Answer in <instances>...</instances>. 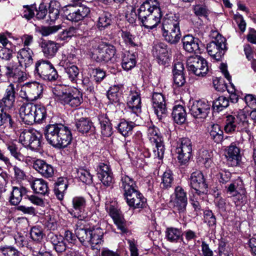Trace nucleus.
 Segmentation results:
<instances>
[{
  "label": "nucleus",
  "mask_w": 256,
  "mask_h": 256,
  "mask_svg": "<svg viewBox=\"0 0 256 256\" xmlns=\"http://www.w3.org/2000/svg\"><path fill=\"white\" fill-rule=\"evenodd\" d=\"M138 17L145 28L152 30L156 28L162 17L158 0H146L138 10Z\"/></svg>",
  "instance_id": "nucleus-1"
},
{
  "label": "nucleus",
  "mask_w": 256,
  "mask_h": 256,
  "mask_svg": "<svg viewBox=\"0 0 256 256\" xmlns=\"http://www.w3.org/2000/svg\"><path fill=\"white\" fill-rule=\"evenodd\" d=\"M44 134L48 144L57 148L66 147L72 140L70 130L61 124L47 125L44 130Z\"/></svg>",
  "instance_id": "nucleus-2"
},
{
  "label": "nucleus",
  "mask_w": 256,
  "mask_h": 256,
  "mask_svg": "<svg viewBox=\"0 0 256 256\" xmlns=\"http://www.w3.org/2000/svg\"><path fill=\"white\" fill-rule=\"evenodd\" d=\"M120 187L124 191L126 203L131 208H140L146 206V200L138 190L134 180L126 175L122 176Z\"/></svg>",
  "instance_id": "nucleus-3"
},
{
  "label": "nucleus",
  "mask_w": 256,
  "mask_h": 256,
  "mask_svg": "<svg viewBox=\"0 0 256 256\" xmlns=\"http://www.w3.org/2000/svg\"><path fill=\"white\" fill-rule=\"evenodd\" d=\"M34 72L35 76L48 81L56 80L58 76L52 64L48 60H43L36 62Z\"/></svg>",
  "instance_id": "nucleus-4"
},
{
  "label": "nucleus",
  "mask_w": 256,
  "mask_h": 256,
  "mask_svg": "<svg viewBox=\"0 0 256 256\" xmlns=\"http://www.w3.org/2000/svg\"><path fill=\"white\" fill-rule=\"evenodd\" d=\"M248 126L246 116L240 113L236 116L229 115L226 117L224 130L226 133L241 132L246 129Z\"/></svg>",
  "instance_id": "nucleus-5"
},
{
  "label": "nucleus",
  "mask_w": 256,
  "mask_h": 256,
  "mask_svg": "<svg viewBox=\"0 0 256 256\" xmlns=\"http://www.w3.org/2000/svg\"><path fill=\"white\" fill-rule=\"evenodd\" d=\"M43 86L37 82H28L22 86L20 96L28 101H35L42 97Z\"/></svg>",
  "instance_id": "nucleus-6"
},
{
  "label": "nucleus",
  "mask_w": 256,
  "mask_h": 256,
  "mask_svg": "<svg viewBox=\"0 0 256 256\" xmlns=\"http://www.w3.org/2000/svg\"><path fill=\"white\" fill-rule=\"evenodd\" d=\"M42 134L34 130H25L20 136L19 141L26 147L33 150H38L41 146Z\"/></svg>",
  "instance_id": "nucleus-7"
},
{
  "label": "nucleus",
  "mask_w": 256,
  "mask_h": 256,
  "mask_svg": "<svg viewBox=\"0 0 256 256\" xmlns=\"http://www.w3.org/2000/svg\"><path fill=\"white\" fill-rule=\"evenodd\" d=\"M186 66L189 72L198 76H204L208 70L207 62L204 58L197 56L189 57Z\"/></svg>",
  "instance_id": "nucleus-8"
},
{
  "label": "nucleus",
  "mask_w": 256,
  "mask_h": 256,
  "mask_svg": "<svg viewBox=\"0 0 256 256\" xmlns=\"http://www.w3.org/2000/svg\"><path fill=\"white\" fill-rule=\"evenodd\" d=\"M188 106L191 114L196 118H206L210 110V104L204 100L190 101Z\"/></svg>",
  "instance_id": "nucleus-9"
},
{
  "label": "nucleus",
  "mask_w": 256,
  "mask_h": 256,
  "mask_svg": "<svg viewBox=\"0 0 256 256\" xmlns=\"http://www.w3.org/2000/svg\"><path fill=\"white\" fill-rule=\"evenodd\" d=\"M176 152L178 154L179 162L182 164H186L192 156V144L190 140L188 138H182L176 148Z\"/></svg>",
  "instance_id": "nucleus-10"
},
{
  "label": "nucleus",
  "mask_w": 256,
  "mask_h": 256,
  "mask_svg": "<svg viewBox=\"0 0 256 256\" xmlns=\"http://www.w3.org/2000/svg\"><path fill=\"white\" fill-rule=\"evenodd\" d=\"M190 186L196 190L198 196L206 194L208 192V184L202 173L200 171H196L191 174Z\"/></svg>",
  "instance_id": "nucleus-11"
},
{
  "label": "nucleus",
  "mask_w": 256,
  "mask_h": 256,
  "mask_svg": "<svg viewBox=\"0 0 256 256\" xmlns=\"http://www.w3.org/2000/svg\"><path fill=\"white\" fill-rule=\"evenodd\" d=\"M206 48L210 56L216 61H220L226 52V40L222 38L212 41L207 45Z\"/></svg>",
  "instance_id": "nucleus-12"
},
{
  "label": "nucleus",
  "mask_w": 256,
  "mask_h": 256,
  "mask_svg": "<svg viewBox=\"0 0 256 256\" xmlns=\"http://www.w3.org/2000/svg\"><path fill=\"white\" fill-rule=\"evenodd\" d=\"M148 136L152 142L156 144V150H154L155 156L160 159L164 157V146L162 138L159 135L158 129L154 126H150L148 130Z\"/></svg>",
  "instance_id": "nucleus-13"
},
{
  "label": "nucleus",
  "mask_w": 256,
  "mask_h": 256,
  "mask_svg": "<svg viewBox=\"0 0 256 256\" xmlns=\"http://www.w3.org/2000/svg\"><path fill=\"white\" fill-rule=\"evenodd\" d=\"M152 106L159 119L166 115L167 108L164 96L160 92H154L152 96Z\"/></svg>",
  "instance_id": "nucleus-14"
},
{
  "label": "nucleus",
  "mask_w": 256,
  "mask_h": 256,
  "mask_svg": "<svg viewBox=\"0 0 256 256\" xmlns=\"http://www.w3.org/2000/svg\"><path fill=\"white\" fill-rule=\"evenodd\" d=\"M174 195V208L178 213H184L186 210L188 203L186 192L182 187L178 186L175 188Z\"/></svg>",
  "instance_id": "nucleus-15"
},
{
  "label": "nucleus",
  "mask_w": 256,
  "mask_h": 256,
  "mask_svg": "<svg viewBox=\"0 0 256 256\" xmlns=\"http://www.w3.org/2000/svg\"><path fill=\"white\" fill-rule=\"evenodd\" d=\"M152 52L160 64L164 66L168 63V50L167 45L164 43L159 42L154 44Z\"/></svg>",
  "instance_id": "nucleus-16"
},
{
  "label": "nucleus",
  "mask_w": 256,
  "mask_h": 256,
  "mask_svg": "<svg viewBox=\"0 0 256 256\" xmlns=\"http://www.w3.org/2000/svg\"><path fill=\"white\" fill-rule=\"evenodd\" d=\"M72 208L70 213L74 217L82 220L84 218V211L86 206L85 198L81 196L74 197L72 200Z\"/></svg>",
  "instance_id": "nucleus-17"
},
{
  "label": "nucleus",
  "mask_w": 256,
  "mask_h": 256,
  "mask_svg": "<svg viewBox=\"0 0 256 256\" xmlns=\"http://www.w3.org/2000/svg\"><path fill=\"white\" fill-rule=\"evenodd\" d=\"M90 9L87 6H80L77 8L66 12V18L72 22H78L86 17L90 13Z\"/></svg>",
  "instance_id": "nucleus-18"
},
{
  "label": "nucleus",
  "mask_w": 256,
  "mask_h": 256,
  "mask_svg": "<svg viewBox=\"0 0 256 256\" xmlns=\"http://www.w3.org/2000/svg\"><path fill=\"white\" fill-rule=\"evenodd\" d=\"M36 104L31 102L22 104L20 108V114L23 122L26 124H32L34 123V114L36 112Z\"/></svg>",
  "instance_id": "nucleus-19"
},
{
  "label": "nucleus",
  "mask_w": 256,
  "mask_h": 256,
  "mask_svg": "<svg viewBox=\"0 0 256 256\" xmlns=\"http://www.w3.org/2000/svg\"><path fill=\"white\" fill-rule=\"evenodd\" d=\"M33 168L45 178H52L54 174V170L52 165L45 160L37 159L34 160Z\"/></svg>",
  "instance_id": "nucleus-20"
},
{
  "label": "nucleus",
  "mask_w": 256,
  "mask_h": 256,
  "mask_svg": "<svg viewBox=\"0 0 256 256\" xmlns=\"http://www.w3.org/2000/svg\"><path fill=\"white\" fill-rule=\"evenodd\" d=\"M184 48L189 52L200 53L202 44L198 38L186 35L182 39Z\"/></svg>",
  "instance_id": "nucleus-21"
},
{
  "label": "nucleus",
  "mask_w": 256,
  "mask_h": 256,
  "mask_svg": "<svg viewBox=\"0 0 256 256\" xmlns=\"http://www.w3.org/2000/svg\"><path fill=\"white\" fill-rule=\"evenodd\" d=\"M226 156L228 164L232 166H236L240 160V150L234 144L228 147L226 151Z\"/></svg>",
  "instance_id": "nucleus-22"
},
{
  "label": "nucleus",
  "mask_w": 256,
  "mask_h": 256,
  "mask_svg": "<svg viewBox=\"0 0 256 256\" xmlns=\"http://www.w3.org/2000/svg\"><path fill=\"white\" fill-rule=\"evenodd\" d=\"M16 92L14 84H10L6 88L0 104L6 108L10 109L14 106Z\"/></svg>",
  "instance_id": "nucleus-23"
},
{
  "label": "nucleus",
  "mask_w": 256,
  "mask_h": 256,
  "mask_svg": "<svg viewBox=\"0 0 256 256\" xmlns=\"http://www.w3.org/2000/svg\"><path fill=\"white\" fill-rule=\"evenodd\" d=\"M90 232L88 244H90L93 250H100V245L103 242L104 232L99 227L92 228Z\"/></svg>",
  "instance_id": "nucleus-24"
},
{
  "label": "nucleus",
  "mask_w": 256,
  "mask_h": 256,
  "mask_svg": "<svg viewBox=\"0 0 256 256\" xmlns=\"http://www.w3.org/2000/svg\"><path fill=\"white\" fill-rule=\"evenodd\" d=\"M127 104L128 108L136 116L141 113V98L140 94L138 92L130 91Z\"/></svg>",
  "instance_id": "nucleus-25"
},
{
  "label": "nucleus",
  "mask_w": 256,
  "mask_h": 256,
  "mask_svg": "<svg viewBox=\"0 0 256 256\" xmlns=\"http://www.w3.org/2000/svg\"><path fill=\"white\" fill-rule=\"evenodd\" d=\"M33 55L32 50L28 47L20 49L17 56L20 66L25 68L31 66L33 63Z\"/></svg>",
  "instance_id": "nucleus-26"
},
{
  "label": "nucleus",
  "mask_w": 256,
  "mask_h": 256,
  "mask_svg": "<svg viewBox=\"0 0 256 256\" xmlns=\"http://www.w3.org/2000/svg\"><path fill=\"white\" fill-rule=\"evenodd\" d=\"M82 102V94L78 90H75L72 92H68L62 104L75 108L79 106Z\"/></svg>",
  "instance_id": "nucleus-27"
},
{
  "label": "nucleus",
  "mask_w": 256,
  "mask_h": 256,
  "mask_svg": "<svg viewBox=\"0 0 256 256\" xmlns=\"http://www.w3.org/2000/svg\"><path fill=\"white\" fill-rule=\"evenodd\" d=\"M184 70V65L182 62H178L174 64L172 70L173 80L175 85L178 87L182 86L186 82Z\"/></svg>",
  "instance_id": "nucleus-28"
},
{
  "label": "nucleus",
  "mask_w": 256,
  "mask_h": 256,
  "mask_svg": "<svg viewBox=\"0 0 256 256\" xmlns=\"http://www.w3.org/2000/svg\"><path fill=\"white\" fill-rule=\"evenodd\" d=\"M30 184L36 194L46 196L49 193L48 182L42 178H34L30 182Z\"/></svg>",
  "instance_id": "nucleus-29"
},
{
  "label": "nucleus",
  "mask_w": 256,
  "mask_h": 256,
  "mask_svg": "<svg viewBox=\"0 0 256 256\" xmlns=\"http://www.w3.org/2000/svg\"><path fill=\"white\" fill-rule=\"evenodd\" d=\"M162 36L168 42L176 44L179 42L182 36L180 28H162Z\"/></svg>",
  "instance_id": "nucleus-30"
},
{
  "label": "nucleus",
  "mask_w": 256,
  "mask_h": 256,
  "mask_svg": "<svg viewBox=\"0 0 256 256\" xmlns=\"http://www.w3.org/2000/svg\"><path fill=\"white\" fill-rule=\"evenodd\" d=\"M26 189L24 186H14L10 197V202L14 206L18 205L22 200V197L26 194Z\"/></svg>",
  "instance_id": "nucleus-31"
},
{
  "label": "nucleus",
  "mask_w": 256,
  "mask_h": 256,
  "mask_svg": "<svg viewBox=\"0 0 256 256\" xmlns=\"http://www.w3.org/2000/svg\"><path fill=\"white\" fill-rule=\"evenodd\" d=\"M136 54L130 52H125L122 56V66L126 70H129L134 68L136 64Z\"/></svg>",
  "instance_id": "nucleus-32"
},
{
  "label": "nucleus",
  "mask_w": 256,
  "mask_h": 256,
  "mask_svg": "<svg viewBox=\"0 0 256 256\" xmlns=\"http://www.w3.org/2000/svg\"><path fill=\"white\" fill-rule=\"evenodd\" d=\"M42 51L44 56L48 58H53L58 49V44L52 41H48L42 44Z\"/></svg>",
  "instance_id": "nucleus-33"
},
{
  "label": "nucleus",
  "mask_w": 256,
  "mask_h": 256,
  "mask_svg": "<svg viewBox=\"0 0 256 256\" xmlns=\"http://www.w3.org/2000/svg\"><path fill=\"white\" fill-rule=\"evenodd\" d=\"M68 186V182L66 178H60L54 184V192L57 198L62 200L64 196V192Z\"/></svg>",
  "instance_id": "nucleus-34"
},
{
  "label": "nucleus",
  "mask_w": 256,
  "mask_h": 256,
  "mask_svg": "<svg viewBox=\"0 0 256 256\" xmlns=\"http://www.w3.org/2000/svg\"><path fill=\"white\" fill-rule=\"evenodd\" d=\"M182 235L183 232L181 228L170 227L166 230V237L170 242H177L180 240L183 241Z\"/></svg>",
  "instance_id": "nucleus-35"
},
{
  "label": "nucleus",
  "mask_w": 256,
  "mask_h": 256,
  "mask_svg": "<svg viewBox=\"0 0 256 256\" xmlns=\"http://www.w3.org/2000/svg\"><path fill=\"white\" fill-rule=\"evenodd\" d=\"M76 126L78 130L83 134L92 132L94 129L92 123L84 118L76 122Z\"/></svg>",
  "instance_id": "nucleus-36"
},
{
  "label": "nucleus",
  "mask_w": 256,
  "mask_h": 256,
  "mask_svg": "<svg viewBox=\"0 0 256 256\" xmlns=\"http://www.w3.org/2000/svg\"><path fill=\"white\" fill-rule=\"evenodd\" d=\"M172 116L174 121L178 124H182L186 120V113L183 106L176 105L174 106Z\"/></svg>",
  "instance_id": "nucleus-37"
},
{
  "label": "nucleus",
  "mask_w": 256,
  "mask_h": 256,
  "mask_svg": "<svg viewBox=\"0 0 256 256\" xmlns=\"http://www.w3.org/2000/svg\"><path fill=\"white\" fill-rule=\"evenodd\" d=\"M180 28V18L175 14H166L163 20L162 28Z\"/></svg>",
  "instance_id": "nucleus-38"
},
{
  "label": "nucleus",
  "mask_w": 256,
  "mask_h": 256,
  "mask_svg": "<svg viewBox=\"0 0 256 256\" xmlns=\"http://www.w3.org/2000/svg\"><path fill=\"white\" fill-rule=\"evenodd\" d=\"M59 6L56 2H51L49 4L48 16L46 22L51 24L59 17Z\"/></svg>",
  "instance_id": "nucleus-39"
},
{
  "label": "nucleus",
  "mask_w": 256,
  "mask_h": 256,
  "mask_svg": "<svg viewBox=\"0 0 256 256\" xmlns=\"http://www.w3.org/2000/svg\"><path fill=\"white\" fill-rule=\"evenodd\" d=\"M99 50H104L106 52V54L104 58L106 61H114L116 60L114 56L116 53V49L112 44L102 42L99 44Z\"/></svg>",
  "instance_id": "nucleus-40"
},
{
  "label": "nucleus",
  "mask_w": 256,
  "mask_h": 256,
  "mask_svg": "<svg viewBox=\"0 0 256 256\" xmlns=\"http://www.w3.org/2000/svg\"><path fill=\"white\" fill-rule=\"evenodd\" d=\"M16 244L20 248H26L32 250L30 242H29L27 234L24 232H16L14 235Z\"/></svg>",
  "instance_id": "nucleus-41"
},
{
  "label": "nucleus",
  "mask_w": 256,
  "mask_h": 256,
  "mask_svg": "<svg viewBox=\"0 0 256 256\" xmlns=\"http://www.w3.org/2000/svg\"><path fill=\"white\" fill-rule=\"evenodd\" d=\"M99 120L102 134L106 137L110 136L112 134V128L110 122V120L106 115L103 114L100 116Z\"/></svg>",
  "instance_id": "nucleus-42"
},
{
  "label": "nucleus",
  "mask_w": 256,
  "mask_h": 256,
  "mask_svg": "<svg viewBox=\"0 0 256 256\" xmlns=\"http://www.w3.org/2000/svg\"><path fill=\"white\" fill-rule=\"evenodd\" d=\"M210 136L214 142L219 143L222 142L224 138V132L220 126L218 124H214L209 129Z\"/></svg>",
  "instance_id": "nucleus-43"
},
{
  "label": "nucleus",
  "mask_w": 256,
  "mask_h": 256,
  "mask_svg": "<svg viewBox=\"0 0 256 256\" xmlns=\"http://www.w3.org/2000/svg\"><path fill=\"white\" fill-rule=\"evenodd\" d=\"M122 91L118 86L110 87L107 92V97L112 103H116L120 102L122 96Z\"/></svg>",
  "instance_id": "nucleus-44"
},
{
  "label": "nucleus",
  "mask_w": 256,
  "mask_h": 256,
  "mask_svg": "<svg viewBox=\"0 0 256 256\" xmlns=\"http://www.w3.org/2000/svg\"><path fill=\"white\" fill-rule=\"evenodd\" d=\"M34 110L36 113L34 114V122H42L46 120L47 116L46 108L41 104H36V108Z\"/></svg>",
  "instance_id": "nucleus-45"
},
{
  "label": "nucleus",
  "mask_w": 256,
  "mask_h": 256,
  "mask_svg": "<svg viewBox=\"0 0 256 256\" xmlns=\"http://www.w3.org/2000/svg\"><path fill=\"white\" fill-rule=\"evenodd\" d=\"M92 228H80L76 230V234L80 242L83 244L86 245L88 244L90 234Z\"/></svg>",
  "instance_id": "nucleus-46"
},
{
  "label": "nucleus",
  "mask_w": 256,
  "mask_h": 256,
  "mask_svg": "<svg viewBox=\"0 0 256 256\" xmlns=\"http://www.w3.org/2000/svg\"><path fill=\"white\" fill-rule=\"evenodd\" d=\"M134 127V124L133 122L122 120L118 124V129L122 136H126L132 134Z\"/></svg>",
  "instance_id": "nucleus-47"
},
{
  "label": "nucleus",
  "mask_w": 256,
  "mask_h": 256,
  "mask_svg": "<svg viewBox=\"0 0 256 256\" xmlns=\"http://www.w3.org/2000/svg\"><path fill=\"white\" fill-rule=\"evenodd\" d=\"M31 239L38 243L40 242L44 236L42 229L38 226L32 227L30 232Z\"/></svg>",
  "instance_id": "nucleus-48"
},
{
  "label": "nucleus",
  "mask_w": 256,
  "mask_h": 256,
  "mask_svg": "<svg viewBox=\"0 0 256 256\" xmlns=\"http://www.w3.org/2000/svg\"><path fill=\"white\" fill-rule=\"evenodd\" d=\"M162 182L160 183V186L162 188H170L174 182V176L172 170H166L162 176Z\"/></svg>",
  "instance_id": "nucleus-49"
},
{
  "label": "nucleus",
  "mask_w": 256,
  "mask_h": 256,
  "mask_svg": "<svg viewBox=\"0 0 256 256\" xmlns=\"http://www.w3.org/2000/svg\"><path fill=\"white\" fill-rule=\"evenodd\" d=\"M229 105V100L225 96H221L218 97L214 102L212 108L214 110L217 112L222 110L224 108H227Z\"/></svg>",
  "instance_id": "nucleus-50"
},
{
  "label": "nucleus",
  "mask_w": 256,
  "mask_h": 256,
  "mask_svg": "<svg viewBox=\"0 0 256 256\" xmlns=\"http://www.w3.org/2000/svg\"><path fill=\"white\" fill-rule=\"evenodd\" d=\"M2 116L0 118V126H4L10 128H14L15 127V123L11 116L4 111L2 112Z\"/></svg>",
  "instance_id": "nucleus-51"
},
{
  "label": "nucleus",
  "mask_w": 256,
  "mask_h": 256,
  "mask_svg": "<svg viewBox=\"0 0 256 256\" xmlns=\"http://www.w3.org/2000/svg\"><path fill=\"white\" fill-rule=\"evenodd\" d=\"M78 176L80 180L86 184H90L92 182V176L89 170L82 168H80L77 170Z\"/></svg>",
  "instance_id": "nucleus-52"
},
{
  "label": "nucleus",
  "mask_w": 256,
  "mask_h": 256,
  "mask_svg": "<svg viewBox=\"0 0 256 256\" xmlns=\"http://www.w3.org/2000/svg\"><path fill=\"white\" fill-rule=\"evenodd\" d=\"M52 93L56 96V98L59 100L62 104L64 98L66 96L68 92L64 86H56L52 89Z\"/></svg>",
  "instance_id": "nucleus-53"
},
{
  "label": "nucleus",
  "mask_w": 256,
  "mask_h": 256,
  "mask_svg": "<svg viewBox=\"0 0 256 256\" xmlns=\"http://www.w3.org/2000/svg\"><path fill=\"white\" fill-rule=\"evenodd\" d=\"M65 72L68 80L72 82H76L79 74L78 68L74 65L65 68Z\"/></svg>",
  "instance_id": "nucleus-54"
},
{
  "label": "nucleus",
  "mask_w": 256,
  "mask_h": 256,
  "mask_svg": "<svg viewBox=\"0 0 256 256\" xmlns=\"http://www.w3.org/2000/svg\"><path fill=\"white\" fill-rule=\"evenodd\" d=\"M62 28L61 24L48 26H42L40 28L39 32L42 36H46L57 32Z\"/></svg>",
  "instance_id": "nucleus-55"
},
{
  "label": "nucleus",
  "mask_w": 256,
  "mask_h": 256,
  "mask_svg": "<svg viewBox=\"0 0 256 256\" xmlns=\"http://www.w3.org/2000/svg\"><path fill=\"white\" fill-rule=\"evenodd\" d=\"M110 16L108 14H104L99 17L97 26L100 30H102L110 24L112 20Z\"/></svg>",
  "instance_id": "nucleus-56"
},
{
  "label": "nucleus",
  "mask_w": 256,
  "mask_h": 256,
  "mask_svg": "<svg viewBox=\"0 0 256 256\" xmlns=\"http://www.w3.org/2000/svg\"><path fill=\"white\" fill-rule=\"evenodd\" d=\"M7 148L10 151L11 155L13 156L16 159L22 161L24 159V156L19 152L18 148L16 144L13 143H10L6 144Z\"/></svg>",
  "instance_id": "nucleus-57"
},
{
  "label": "nucleus",
  "mask_w": 256,
  "mask_h": 256,
  "mask_svg": "<svg viewBox=\"0 0 256 256\" xmlns=\"http://www.w3.org/2000/svg\"><path fill=\"white\" fill-rule=\"evenodd\" d=\"M106 210L114 222L123 217L120 210L112 205L107 206Z\"/></svg>",
  "instance_id": "nucleus-58"
},
{
  "label": "nucleus",
  "mask_w": 256,
  "mask_h": 256,
  "mask_svg": "<svg viewBox=\"0 0 256 256\" xmlns=\"http://www.w3.org/2000/svg\"><path fill=\"white\" fill-rule=\"evenodd\" d=\"M204 222L210 227L214 226L216 224V216L211 210L204 212Z\"/></svg>",
  "instance_id": "nucleus-59"
},
{
  "label": "nucleus",
  "mask_w": 256,
  "mask_h": 256,
  "mask_svg": "<svg viewBox=\"0 0 256 256\" xmlns=\"http://www.w3.org/2000/svg\"><path fill=\"white\" fill-rule=\"evenodd\" d=\"M121 36L126 44L132 46H136L135 43L136 38L130 32L122 31Z\"/></svg>",
  "instance_id": "nucleus-60"
},
{
  "label": "nucleus",
  "mask_w": 256,
  "mask_h": 256,
  "mask_svg": "<svg viewBox=\"0 0 256 256\" xmlns=\"http://www.w3.org/2000/svg\"><path fill=\"white\" fill-rule=\"evenodd\" d=\"M12 53L10 48H3L0 50V58L6 61L10 60L12 58Z\"/></svg>",
  "instance_id": "nucleus-61"
},
{
  "label": "nucleus",
  "mask_w": 256,
  "mask_h": 256,
  "mask_svg": "<svg viewBox=\"0 0 256 256\" xmlns=\"http://www.w3.org/2000/svg\"><path fill=\"white\" fill-rule=\"evenodd\" d=\"M36 17L38 20H43L48 14L46 6L44 3H41L38 8L36 9Z\"/></svg>",
  "instance_id": "nucleus-62"
},
{
  "label": "nucleus",
  "mask_w": 256,
  "mask_h": 256,
  "mask_svg": "<svg viewBox=\"0 0 256 256\" xmlns=\"http://www.w3.org/2000/svg\"><path fill=\"white\" fill-rule=\"evenodd\" d=\"M82 86L84 90L90 92H93L94 90V86L93 82L88 77H85L82 80Z\"/></svg>",
  "instance_id": "nucleus-63"
},
{
  "label": "nucleus",
  "mask_w": 256,
  "mask_h": 256,
  "mask_svg": "<svg viewBox=\"0 0 256 256\" xmlns=\"http://www.w3.org/2000/svg\"><path fill=\"white\" fill-rule=\"evenodd\" d=\"M13 170L14 173V178L18 180H24L26 178V172L18 166H14Z\"/></svg>",
  "instance_id": "nucleus-64"
}]
</instances>
